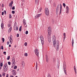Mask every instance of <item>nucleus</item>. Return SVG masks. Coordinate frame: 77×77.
I'll return each mask as SVG.
<instances>
[{"label":"nucleus","mask_w":77,"mask_h":77,"mask_svg":"<svg viewBox=\"0 0 77 77\" xmlns=\"http://www.w3.org/2000/svg\"><path fill=\"white\" fill-rule=\"evenodd\" d=\"M46 59H48V55H46Z\"/></svg>","instance_id":"de8ad7c7"},{"label":"nucleus","mask_w":77,"mask_h":77,"mask_svg":"<svg viewBox=\"0 0 77 77\" xmlns=\"http://www.w3.org/2000/svg\"><path fill=\"white\" fill-rule=\"evenodd\" d=\"M3 68L4 71L6 72L8 71V64L7 63H5L4 65L3 66Z\"/></svg>","instance_id":"f03ea898"},{"label":"nucleus","mask_w":77,"mask_h":77,"mask_svg":"<svg viewBox=\"0 0 77 77\" xmlns=\"http://www.w3.org/2000/svg\"><path fill=\"white\" fill-rule=\"evenodd\" d=\"M12 10H14L15 9V6H13L12 8Z\"/></svg>","instance_id":"79ce46f5"},{"label":"nucleus","mask_w":77,"mask_h":77,"mask_svg":"<svg viewBox=\"0 0 77 77\" xmlns=\"http://www.w3.org/2000/svg\"><path fill=\"white\" fill-rule=\"evenodd\" d=\"M17 66H15L14 67V69H17Z\"/></svg>","instance_id":"4c0bfd02"},{"label":"nucleus","mask_w":77,"mask_h":77,"mask_svg":"<svg viewBox=\"0 0 77 77\" xmlns=\"http://www.w3.org/2000/svg\"><path fill=\"white\" fill-rule=\"evenodd\" d=\"M21 27H22V26H21L20 27L19 29L20 32H21Z\"/></svg>","instance_id":"c85d7f7f"},{"label":"nucleus","mask_w":77,"mask_h":77,"mask_svg":"<svg viewBox=\"0 0 77 77\" xmlns=\"http://www.w3.org/2000/svg\"><path fill=\"white\" fill-rule=\"evenodd\" d=\"M41 17V14H37L36 16H35V18H38V17Z\"/></svg>","instance_id":"f3484780"},{"label":"nucleus","mask_w":77,"mask_h":77,"mask_svg":"<svg viewBox=\"0 0 77 77\" xmlns=\"http://www.w3.org/2000/svg\"><path fill=\"white\" fill-rule=\"evenodd\" d=\"M12 18V15H11V14H10L9 16V18Z\"/></svg>","instance_id":"c756f323"},{"label":"nucleus","mask_w":77,"mask_h":77,"mask_svg":"<svg viewBox=\"0 0 77 77\" xmlns=\"http://www.w3.org/2000/svg\"><path fill=\"white\" fill-rule=\"evenodd\" d=\"M63 36H64V38H65V37H66V34L65 33H63Z\"/></svg>","instance_id":"2f4dec72"},{"label":"nucleus","mask_w":77,"mask_h":77,"mask_svg":"<svg viewBox=\"0 0 77 77\" xmlns=\"http://www.w3.org/2000/svg\"><path fill=\"white\" fill-rule=\"evenodd\" d=\"M2 42L3 43L5 42V38H2Z\"/></svg>","instance_id":"bb28decb"},{"label":"nucleus","mask_w":77,"mask_h":77,"mask_svg":"<svg viewBox=\"0 0 77 77\" xmlns=\"http://www.w3.org/2000/svg\"><path fill=\"white\" fill-rule=\"evenodd\" d=\"M8 64L9 65H11V62L9 61L8 62Z\"/></svg>","instance_id":"37998d69"},{"label":"nucleus","mask_w":77,"mask_h":77,"mask_svg":"<svg viewBox=\"0 0 77 77\" xmlns=\"http://www.w3.org/2000/svg\"><path fill=\"white\" fill-rule=\"evenodd\" d=\"M8 27H11V25L10 24H8Z\"/></svg>","instance_id":"8fccbe9b"},{"label":"nucleus","mask_w":77,"mask_h":77,"mask_svg":"<svg viewBox=\"0 0 77 77\" xmlns=\"http://www.w3.org/2000/svg\"><path fill=\"white\" fill-rule=\"evenodd\" d=\"M57 66L58 69H59V65H57Z\"/></svg>","instance_id":"6e6d98bb"},{"label":"nucleus","mask_w":77,"mask_h":77,"mask_svg":"<svg viewBox=\"0 0 77 77\" xmlns=\"http://www.w3.org/2000/svg\"><path fill=\"white\" fill-rule=\"evenodd\" d=\"M13 4V2L11 1L10 3L9 4V6L11 7L12 6V4Z\"/></svg>","instance_id":"4468645a"},{"label":"nucleus","mask_w":77,"mask_h":77,"mask_svg":"<svg viewBox=\"0 0 77 77\" xmlns=\"http://www.w3.org/2000/svg\"><path fill=\"white\" fill-rule=\"evenodd\" d=\"M2 67L0 66V69H2Z\"/></svg>","instance_id":"e2e57ef3"},{"label":"nucleus","mask_w":77,"mask_h":77,"mask_svg":"<svg viewBox=\"0 0 77 77\" xmlns=\"http://www.w3.org/2000/svg\"><path fill=\"white\" fill-rule=\"evenodd\" d=\"M4 12L5 13V15H6V11L5 10L4 11Z\"/></svg>","instance_id":"58836bf2"},{"label":"nucleus","mask_w":77,"mask_h":77,"mask_svg":"<svg viewBox=\"0 0 77 77\" xmlns=\"http://www.w3.org/2000/svg\"><path fill=\"white\" fill-rule=\"evenodd\" d=\"M2 29H3L4 28V23H3V21H2L1 25Z\"/></svg>","instance_id":"1a4fd4ad"},{"label":"nucleus","mask_w":77,"mask_h":77,"mask_svg":"<svg viewBox=\"0 0 77 77\" xmlns=\"http://www.w3.org/2000/svg\"><path fill=\"white\" fill-rule=\"evenodd\" d=\"M15 72V71L14 70H12V72Z\"/></svg>","instance_id":"3c124183"},{"label":"nucleus","mask_w":77,"mask_h":77,"mask_svg":"<svg viewBox=\"0 0 77 77\" xmlns=\"http://www.w3.org/2000/svg\"><path fill=\"white\" fill-rule=\"evenodd\" d=\"M52 41L53 42V45L54 47H56V49L57 50H58L59 49V42L58 40H57V42H56V40L54 38H53Z\"/></svg>","instance_id":"f257e3e1"},{"label":"nucleus","mask_w":77,"mask_h":77,"mask_svg":"<svg viewBox=\"0 0 77 77\" xmlns=\"http://www.w3.org/2000/svg\"><path fill=\"white\" fill-rule=\"evenodd\" d=\"M48 32L49 35H51V28L49 27L48 29Z\"/></svg>","instance_id":"39448f33"},{"label":"nucleus","mask_w":77,"mask_h":77,"mask_svg":"<svg viewBox=\"0 0 77 77\" xmlns=\"http://www.w3.org/2000/svg\"><path fill=\"white\" fill-rule=\"evenodd\" d=\"M10 77H14V76L12 75H11Z\"/></svg>","instance_id":"bf43d9fd"},{"label":"nucleus","mask_w":77,"mask_h":77,"mask_svg":"<svg viewBox=\"0 0 77 77\" xmlns=\"http://www.w3.org/2000/svg\"><path fill=\"white\" fill-rule=\"evenodd\" d=\"M48 77H51L50 74L49 73H48Z\"/></svg>","instance_id":"c9c22d12"},{"label":"nucleus","mask_w":77,"mask_h":77,"mask_svg":"<svg viewBox=\"0 0 77 77\" xmlns=\"http://www.w3.org/2000/svg\"><path fill=\"white\" fill-rule=\"evenodd\" d=\"M26 35H27V34H28V31H26V33H25Z\"/></svg>","instance_id":"a19ab883"},{"label":"nucleus","mask_w":77,"mask_h":77,"mask_svg":"<svg viewBox=\"0 0 77 77\" xmlns=\"http://www.w3.org/2000/svg\"><path fill=\"white\" fill-rule=\"evenodd\" d=\"M0 77H2V75L0 74Z\"/></svg>","instance_id":"0e129e2a"},{"label":"nucleus","mask_w":77,"mask_h":77,"mask_svg":"<svg viewBox=\"0 0 77 77\" xmlns=\"http://www.w3.org/2000/svg\"><path fill=\"white\" fill-rule=\"evenodd\" d=\"M11 30H12V27H10V28L9 29L8 31L9 32H11Z\"/></svg>","instance_id":"6ab92c4d"},{"label":"nucleus","mask_w":77,"mask_h":77,"mask_svg":"<svg viewBox=\"0 0 77 77\" xmlns=\"http://www.w3.org/2000/svg\"><path fill=\"white\" fill-rule=\"evenodd\" d=\"M65 38H64V37L63 38V41H65Z\"/></svg>","instance_id":"680f3d73"},{"label":"nucleus","mask_w":77,"mask_h":77,"mask_svg":"<svg viewBox=\"0 0 77 77\" xmlns=\"http://www.w3.org/2000/svg\"><path fill=\"white\" fill-rule=\"evenodd\" d=\"M9 47H11V45H9Z\"/></svg>","instance_id":"052dcab7"},{"label":"nucleus","mask_w":77,"mask_h":77,"mask_svg":"<svg viewBox=\"0 0 77 77\" xmlns=\"http://www.w3.org/2000/svg\"><path fill=\"white\" fill-rule=\"evenodd\" d=\"M40 39L42 42V45H43L44 44V40H43L44 38H43V36L42 35L40 36Z\"/></svg>","instance_id":"0eeeda50"},{"label":"nucleus","mask_w":77,"mask_h":77,"mask_svg":"<svg viewBox=\"0 0 77 77\" xmlns=\"http://www.w3.org/2000/svg\"><path fill=\"white\" fill-rule=\"evenodd\" d=\"M21 64L22 65H23V66H24V65H25V63H24V61H23L22 62Z\"/></svg>","instance_id":"4be33fe9"},{"label":"nucleus","mask_w":77,"mask_h":77,"mask_svg":"<svg viewBox=\"0 0 77 77\" xmlns=\"http://www.w3.org/2000/svg\"><path fill=\"white\" fill-rule=\"evenodd\" d=\"M63 68L65 74L66 75L67 74H66V64L63 65Z\"/></svg>","instance_id":"7ed1b4c3"},{"label":"nucleus","mask_w":77,"mask_h":77,"mask_svg":"<svg viewBox=\"0 0 77 77\" xmlns=\"http://www.w3.org/2000/svg\"><path fill=\"white\" fill-rule=\"evenodd\" d=\"M62 5H61V4H60V14H61V12H62Z\"/></svg>","instance_id":"ddd939ff"},{"label":"nucleus","mask_w":77,"mask_h":77,"mask_svg":"<svg viewBox=\"0 0 77 77\" xmlns=\"http://www.w3.org/2000/svg\"><path fill=\"white\" fill-rule=\"evenodd\" d=\"M23 23L25 26L26 25V20H25V19H23Z\"/></svg>","instance_id":"2eb2a0df"},{"label":"nucleus","mask_w":77,"mask_h":77,"mask_svg":"<svg viewBox=\"0 0 77 77\" xmlns=\"http://www.w3.org/2000/svg\"><path fill=\"white\" fill-rule=\"evenodd\" d=\"M48 41L49 42H51V37H48Z\"/></svg>","instance_id":"dca6fc26"},{"label":"nucleus","mask_w":77,"mask_h":77,"mask_svg":"<svg viewBox=\"0 0 77 77\" xmlns=\"http://www.w3.org/2000/svg\"><path fill=\"white\" fill-rule=\"evenodd\" d=\"M42 8H40V10H38V13H39L40 12H41V10H42Z\"/></svg>","instance_id":"5701e85b"},{"label":"nucleus","mask_w":77,"mask_h":77,"mask_svg":"<svg viewBox=\"0 0 77 77\" xmlns=\"http://www.w3.org/2000/svg\"><path fill=\"white\" fill-rule=\"evenodd\" d=\"M74 69L75 72V74H76V73H77V72H76V68H75V66H74Z\"/></svg>","instance_id":"412c9836"},{"label":"nucleus","mask_w":77,"mask_h":77,"mask_svg":"<svg viewBox=\"0 0 77 77\" xmlns=\"http://www.w3.org/2000/svg\"><path fill=\"white\" fill-rule=\"evenodd\" d=\"M11 13H12L13 14H15V11H12Z\"/></svg>","instance_id":"f704fd0d"},{"label":"nucleus","mask_w":77,"mask_h":77,"mask_svg":"<svg viewBox=\"0 0 77 77\" xmlns=\"http://www.w3.org/2000/svg\"><path fill=\"white\" fill-rule=\"evenodd\" d=\"M12 62H15V58L14 57L12 58Z\"/></svg>","instance_id":"a211bd4d"},{"label":"nucleus","mask_w":77,"mask_h":77,"mask_svg":"<svg viewBox=\"0 0 77 77\" xmlns=\"http://www.w3.org/2000/svg\"><path fill=\"white\" fill-rule=\"evenodd\" d=\"M14 47L15 48H16V46H15Z\"/></svg>","instance_id":"774afa93"},{"label":"nucleus","mask_w":77,"mask_h":77,"mask_svg":"<svg viewBox=\"0 0 77 77\" xmlns=\"http://www.w3.org/2000/svg\"><path fill=\"white\" fill-rule=\"evenodd\" d=\"M9 42H7V45H9Z\"/></svg>","instance_id":"4d7b16f0"},{"label":"nucleus","mask_w":77,"mask_h":77,"mask_svg":"<svg viewBox=\"0 0 77 77\" xmlns=\"http://www.w3.org/2000/svg\"><path fill=\"white\" fill-rule=\"evenodd\" d=\"M19 71V69H17V71Z\"/></svg>","instance_id":"338daca9"},{"label":"nucleus","mask_w":77,"mask_h":77,"mask_svg":"<svg viewBox=\"0 0 77 77\" xmlns=\"http://www.w3.org/2000/svg\"><path fill=\"white\" fill-rule=\"evenodd\" d=\"M46 61L47 62H48V59H46Z\"/></svg>","instance_id":"13d9d810"},{"label":"nucleus","mask_w":77,"mask_h":77,"mask_svg":"<svg viewBox=\"0 0 77 77\" xmlns=\"http://www.w3.org/2000/svg\"><path fill=\"white\" fill-rule=\"evenodd\" d=\"M39 2V1H35V3L37 5H38V2Z\"/></svg>","instance_id":"a878e982"},{"label":"nucleus","mask_w":77,"mask_h":77,"mask_svg":"<svg viewBox=\"0 0 77 77\" xmlns=\"http://www.w3.org/2000/svg\"><path fill=\"white\" fill-rule=\"evenodd\" d=\"M25 56H27V53H25Z\"/></svg>","instance_id":"09e8293b"},{"label":"nucleus","mask_w":77,"mask_h":77,"mask_svg":"<svg viewBox=\"0 0 77 77\" xmlns=\"http://www.w3.org/2000/svg\"><path fill=\"white\" fill-rule=\"evenodd\" d=\"M35 52L36 56H38L39 55V52L38 49H36L34 51Z\"/></svg>","instance_id":"423d86ee"},{"label":"nucleus","mask_w":77,"mask_h":77,"mask_svg":"<svg viewBox=\"0 0 77 77\" xmlns=\"http://www.w3.org/2000/svg\"><path fill=\"white\" fill-rule=\"evenodd\" d=\"M12 65L13 66H15V62H12Z\"/></svg>","instance_id":"b1692460"},{"label":"nucleus","mask_w":77,"mask_h":77,"mask_svg":"<svg viewBox=\"0 0 77 77\" xmlns=\"http://www.w3.org/2000/svg\"><path fill=\"white\" fill-rule=\"evenodd\" d=\"M10 59V56H8V58H7V60H9Z\"/></svg>","instance_id":"7c9ffc66"},{"label":"nucleus","mask_w":77,"mask_h":77,"mask_svg":"<svg viewBox=\"0 0 77 77\" xmlns=\"http://www.w3.org/2000/svg\"><path fill=\"white\" fill-rule=\"evenodd\" d=\"M1 47V49L2 50H3V46H2Z\"/></svg>","instance_id":"c03bdc74"},{"label":"nucleus","mask_w":77,"mask_h":77,"mask_svg":"<svg viewBox=\"0 0 77 77\" xmlns=\"http://www.w3.org/2000/svg\"><path fill=\"white\" fill-rule=\"evenodd\" d=\"M66 9H67V10L66 11L67 14H68L69 13L68 12H69V9L68 6H67L66 7Z\"/></svg>","instance_id":"f8f14e48"},{"label":"nucleus","mask_w":77,"mask_h":77,"mask_svg":"<svg viewBox=\"0 0 77 77\" xmlns=\"http://www.w3.org/2000/svg\"><path fill=\"white\" fill-rule=\"evenodd\" d=\"M72 46L73 47V44H74V39H73V38H72Z\"/></svg>","instance_id":"aec40b11"},{"label":"nucleus","mask_w":77,"mask_h":77,"mask_svg":"<svg viewBox=\"0 0 77 77\" xmlns=\"http://www.w3.org/2000/svg\"><path fill=\"white\" fill-rule=\"evenodd\" d=\"M23 3H22V4H21V5L22 6H23Z\"/></svg>","instance_id":"69168bd1"},{"label":"nucleus","mask_w":77,"mask_h":77,"mask_svg":"<svg viewBox=\"0 0 77 77\" xmlns=\"http://www.w3.org/2000/svg\"><path fill=\"white\" fill-rule=\"evenodd\" d=\"M3 76H5V73L4 72H3L2 73Z\"/></svg>","instance_id":"473e14b6"},{"label":"nucleus","mask_w":77,"mask_h":77,"mask_svg":"<svg viewBox=\"0 0 77 77\" xmlns=\"http://www.w3.org/2000/svg\"><path fill=\"white\" fill-rule=\"evenodd\" d=\"M63 5L64 8H65V6H66V5L65 4V3H63Z\"/></svg>","instance_id":"72a5a7b5"},{"label":"nucleus","mask_w":77,"mask_h":77,"mask_svg":"<svg viewBox=\"0 0 77 77\" xmlns=\"http://www.w3.org/2000/svg\"><path fill=\"white\" fill-rule=\"evenodd\" d=\"M4 15V13L3 12H2V15Z\"/></svg>","instance_id":"603ef678"},{"label":"nucleus","mask_w":77,"mask_h":77,"mask_svg":"<svg viewBox=\"0 0 77 77\" xmlns=\"http://www.w3.org/2000/svg\"><path fill=\"white\" fill-rule=\"evenodd\" d=\"M11 37H12V35H10V42L11 44H12V42H13V40H12V39L11 38Z\"/></svg>","instance_id":"9b49d317"},{"label":"nucleus","mask_w":77,"mask_h":77,"mask_svg":"<svg viewBox=\"0 0 77 77\" xmlns=\"http://www.w3.org/2000/svg\"><path fill=\"white\" fill-rule=\"evenodd\" d=\"M2 8H3V7H4V4H2Z\"/></svg>","instance_id":"864d4df0"},{"label":"nucleus","mask_w":77,"mask_h":77,"mask_svg":"<svg viewBox=\"0 0 77 77\" xmlns=\"http://www.w3.org/2000/svg\"><path fill=\"white\" fill-rule=\"evenodd\" d=\"M13 75H16V73L15 72L13 73Z\"/></svg>","instance_id":"e433bc0d"},{"label":"nucleus","mask_w":77,"mask_h":77,"mask_svg":"<svg viewBox=\"0 0 77 77\" xmlns=\"http://www.w3.org/2000/svg\"><path fill=\"white\" fill-rule=\"evenodd\" d=\"M3 54H5V55H6V52L4 51L3 52Z\"/></svg>","instance_id":"a18cd8bd"},{"label":"nucleus","mask_w":77,"mask_h":77,"mask_svg":"<svg viewBox=\"0 0 77 77\" xmlns=\"http://www.w3.org/2000/svg\"><path fill=\"white\" fill-rule=\"evenodd\" d=\"M60 7V4H58L56 8V13L57 14V12H58V11H59V7Z\"/></svg>","instance_id":"6e6552de"},{"label":"nucleus","mask_w":77,"mask_h":77,"mask_svg":"<svg viewBox=\"0 0 77 77\" xmlns=\"http://www.w3.org/2000/svg\"><path fill=\"white\" fill-rule=\"evenodd\" d=\"M27 45V42H25L24 44L25 46H26Z\"/></svg>","instance_id":"ea45409f"},{"label":"nucleus","mask_w":77,"mask_h":77,"mask_svg":"<svg viewBox=\"0 0 77 77\" xmlns=\"http://www.w3.org/2000/svg\"><path fill=\"white\" fill-rule=\"evenodd\" d=\"M15 27H16V29L17 31V30H18V26H17V25L14 24V30H15Z\"/></svg>","instance_id":"9d476101"},{"label":"nucleus","mask_w":77,"mask_h":77,"mask_svg":"<svg viewBox=\"0 0 77 77\" xmlns=\"http://www.w3.org/2000/svg\"><path fill=\"white\" fill-rule=\"evenodd\" d=\"M37 68H38V63L37 62H36V70H37Z\"/></svg>","instance_id":"393cba45"},{"label":"nucleus","mask_w":77,"mask_h":77,"mask_svg":"<svg viewBox=\"0 0 77 77\" xmlns=\"http://www.w3.org/2000/svg\"><path fill=\"white\" fill-rule=\"evenodd\" d=\"M45 14L48 15H49V10H48V8H46L45 9Z\"/></svg>","instance_id":"20e7f679"},{"label":"nucleus","mask_w":77,"mask_h":77,"mask_svg":"<svg viewBox=\"0 0 77 77\" xmlns=\"http://www.w3.org/2000/svg\"><path fill=\"white\" fill-rule=\"evenodd\" d=\"M9 76V74H7L6 75V77H8Z\"/></svg>","instance_id":"5fc2aeb1"},{"label":"nucleus","mask_w":77,"mask_h":77,"mask_svg":"<svg viewBox=\"0 0 77 77\" xmlns=\"http://www.w3.org/2000/svg\"><path fill=\"white\" fill-rule=\"evenodd\" d=\"M0 66L1 67H2L3 66V63H0Z\"/></svg>","instance_id":"cd10ccee"},{"label":"nucleus","mask_w":77,"mask_h":77,"mask_svg":"<svg viewBox=\"0 0 77 77\" xmlns=\"http://www.w3.org/2000/svg\"><path fill=\"white\" fill-rule=\"evenodd\" d=\"M19 35H20L19 34H17V37H19Z\"/></svg>","instance_id":"49530a36"}]
</instances>
